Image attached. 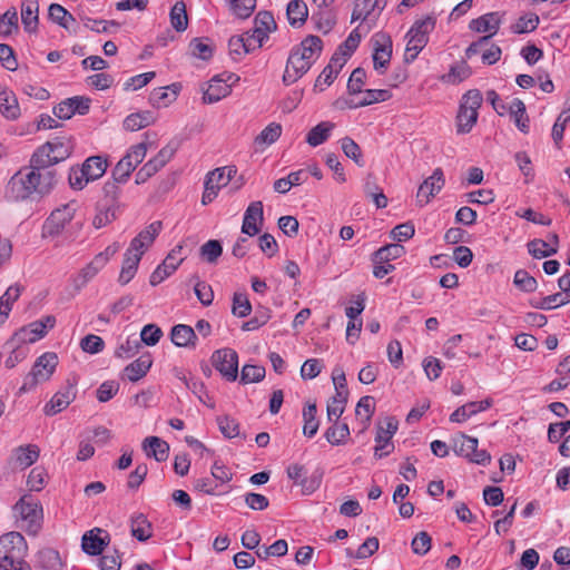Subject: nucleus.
<instances>
[{
  "instance_id": "21",
  "label": "nucleus",
  "mask_w": 570,
  "mask_h": 570,
  "mask_svg": "<svg viewBox=\"0 0 570 570\" xmlns=\"http://www.w3.org/2000/svg\"><path fill=\"white\" fill-rule=\"evenodd\" d=\"M161 230V222H154L142 229L130 243L129 249L139 253L140 256L151 246Z\"/></svg>"
},
{
  "instance_id": "31",
  "label": "nucleus",
  "mask_w": 570,
  "mask_h": 570,
  "mask_svg": "<svg viewBox=\"0 0 570 570\" xmlns=\"http://www.w3.org/2000/svg\"><path fill=\"white\" fill-rule=\"evenodd\" d=\"M0 112L9 120H14L20 116V107L16 95L6 88L0 90Z\"/></svg>"
},
{
  "instance_id": "35",
  "label": "nucleus",
  "mask_w": 570,
  "mask_h": 570,
  "mask_svg": "<svg viewBox=\"0 0 570 570\" xmlns=\"http://www.w3.org/2000/svg\"><path fill=\"white\" fill-rule=\"evenodd\" d=\"M379 13H375L372 0H355L352 12V22L362 20L375 23Z\"/></svg>"
},
{
  "instance_id": "54",
  "label": "nucleus",
  "mask_w": 570,
  "mask_h": 570,
  "mask_svg": "<svg viewBox=\"0 0 570 570\" xmlns=\"http://www.w3.org/2000/svg\"><path fill=\"white\" fill-rule=\"evenodd\" d=\"M234 16L240 19L248 18L256 8V0H227Z\"/></svg>"
},
{
  "instance_id": "6",
  "label": "nucleus",
  "mask_w": 570,
  "mask_h": 570,
  "mask_svg": "<svg viewBox=\"0 0 570 570\" xmlns=\"http://www.w3.org/2000/svg\"><path fill=\"white\" fill-rule=\"evenodd\" d=\"M58 365V356L47 352L40 355L32 366L31 372L24 377L20 392H28L37 384L48 381Z\"/></svg>"
},
{
  "instance_id": "59",
  "label": "nucleus",
  "mask_w": 570,
  "mask_h": 570,
  "mask_svg": "<svg viewBox=\"0 0 570 570\" xmlns=\"http://www.w3.org/2000/svg\"><path fill=\"white\" fill-rule=\"evenodd\" d=\"M116 218V206L105 204L99 207L94 219L92 225L99 229L111 223Z\"/></svg>"
},
{
  "instance_id": "32",
  "label": "nucleus",
  "mask_w": 570,
  "mask_h": 570,
  "mask_svg": "<svg viewBox=\"0 0 570 570\" xmlns=\"http://www.w3.org/2000/svg\"><path fill=\"white\" fill-rule=\"evenodd\" d=\"M286 14L289 24L299 28L308 17L307 4L303 0H292L287 4Z\"/></svg>"
},
{
  "instance_id": "45",
  "label": "nucleus",
  "mask_w": 570,
  "mask_h": 570,
  "mask_svg": "<svg viewBox=\"0 0 570 570\" xmlns=\"http://www.w3.org/2000/svg\"><path fill=\"white\" fill-rule=\"evenodd\" d=\"M130 528L132 537L139 541H146L153 534L151 523L141 513L131 518Z\"/></svg>"
},
{
  "instance_id": "53",
  "label": "nucleus",
  "mask_w": 570,
  "mask_h": 570,
  "mask_svg": "<svg viewBox=\"0 0 570 570\" xmlns=\"http://www.w3.org/2000/svg\"><path fill=\"white\" fill-rule=\"evenodd\" d=\"M22 289L23 287L21 285L16 284L6 291V293L0 297V315L6 317L9 315L13 302L19 298Z\"/></svg>"
},
{
  "instance_id": "8",
  "label": "nucleus",
  "mask_w": 570,
  "mask_h": 570,
  "mask_svg": "<svg viewBox=\"0 0 570 570\" xmlns=\"http://www.w3.org/2000/svg\"><path fill=\"white\" fill-rule=\"evenodd\" d=\"M77 209L78 204L76 202H69L52 210L42 226V238H55L59 236L67 224L72 220Z\"/></svg>"
},
{
  "instance_id": "24",
  "label": "nucleus",
  "mask_w": 570,
  "mask_h": 570,
  "mask_svg": "<svg viewBox=\"0 0 570 570\" xmlns=\"http://www.w3.org/2000/svg\"><path fill=\"white\" fill-rule=\"evenodd\" d=\"M492 405V400L487 399L480 402H469L459 406L451 415L450 421L453 423H463L479 412L488 410Z\"/></svg>"
},
{
  "instance_id": "1",
  "label": "nucleus",
  "mask_w": 570,
  "mask_h": 570,
  "mask_svg": "<svg viewBox=\"0 0 570 570\" xmlns=\"http://www.w3.org/2000/svg\"><path fill=\"white\" fill-rule=\"evenodd\" d=\"M72 148L73 145L69 138H56L38 147L30 158V164L40 168H49L67 159L71 155Z\"/></svg>"
},
{
  "instance_id": "34",
  "label": "nucleus",
  "mask_w": 570,
  "mask_h": 570,
  "mask_svg": "<svg viewBox=\"0 0 570 570\" xmlns=\"http://www.w3.org/2000/svg\"><path fill=\"white\" fill-rule=\"evenodd\" d=\"M39 4L37 0H23L21 4V20L26 31L33 32L38 24Z\"/></svg>"
},
{
  "instance_id": "47",
  "label": "nucleus",
  "mask_w": 570,
  "mask_h": 570,
  "mask_svg": "<svg viewBox=\"0 0 570 570\" xmlns=\"http://www.w3.org/2000/svg\"><path fill=\"white\" fill-rule=\"evenodd\" d=\"M104 267L92 259L73 278L72 283L77 291L83 288Z\"/></svg>"
},
{
  "instance_id": "60",
  "label": "nucleus",
  "mask_w": 570,
  "mask_h": 570,
  "mask_svg": "<svg viewBox=\"0 0 570 570\" xmlns=\"http://www.w3.org/2000/svg\"><path fill=\"white\" fill-rule=\"evenodd\" d=\"M56 318L51 315L46 316L43 320L35 321L30 323L28 326L32 334L33 342L42 338L48 328H52L55 326Z\"/></svg>"
},
{
  "instance_id": "62",
  "label": "nucleus",
  "mask_w": 570,
  "mask_h": 570,
  "mask_svg": "<svg viewBox=\"0 0 570 570\" xmlns=\"http://www.w3.org/2000/svg\"><path fill=\"white\" fill-rule=\"evenodd\" d=\"M178 147V141L171 140L165 147H163L154 158H151V161L160 170L174 157Z\"/></svg>"
},
{
  "instance_id": "30",
  "label": "nucleus",
  "mask_w": 570,
  "mask_h": 570,
  "mask_svg": "<svg viewBox=\"0 0 570 570\" xmlns=\"http://www.w3.org/2000/svg\"><path fill=\"white\" fill-rule=\"evenodd\" d=\"M142 449L147 456H153L158 462L166 461L168 458L169 445L158 436L146 438L142 442Z\"/></svg>"
},
{
  "instance_id": "42",
  "label": "nucleus",
  "mask_w": 570,
  "mask_h": 570,
  "mask_svg": "<svg viewBox=\"0 0 570 570\" xmlns=\"http://www.w3.org/2000/svg\"><path fill=\"white\" fill-rule=\"evenodd\" d=\"M405 254L404 246L400 244H389L386 246H383L379 248L373 254V263L374 264H383V263H390L391 261H394Z\"/></svg>"
},
{
  "instance_id": "33",
  "label": "nucleus",
  "mask_w": 570,
  "mask_h": 570,
  "mask_svg": "<svg viewBox=\"0 0 570 570\" xmlns=\"http://www.w3.org/2000/svg\"><path fill=\"white\" fill-rule=\"evenodd\" d=\"M151 364L153 361L149 354L141 355L140 357L128 364L124 371L129 381L137 382L147 374Z\"/></svg>"
},
{
  "instance_id": "17",
  "label": "nucleus",
  "mask_w": 570,
  "mask_h": 570,
  "mask_svg": "<svg viewBox=\"0 0 570 570\" xmlns=\"http://www.w3.org/2000/svg\"><path fill=\"white\" fill-rule=\"evenodd\" d=\"M90 99L85 97L68 98L53 108V115L59 119H70L75 114L85 115L88 112Z\"/></svg>"
},
{
  "instance_id": "22",
  "label": "nucleus",
  "mask_w": 570,
  "mask_h": 570,
  "mask_svg": "<svg viewBox=\"0 0 570 570\" xmlns=\"http://www.w3.org/2000/svg\"><path fill=\"white\" fill-rule=\"evenodd\" d=\"M276 29L274 17L268 11H261L254 19V28L252 30L255 45H263L264 40L273 30Z\"/></svg>"
},
{
  "instance_id": "9",
  "label": "nucleus",
  "mask_w": 570,
  "mask_h": 570,
  "mask_svg": "<svg viewBox=\"0 0 570 570\" xmlns=\"http://www.w3.org/2000/svg\"><path fill=\"white\" fill-rule=\"evenodd\" d=\"M27 170L32 180V187L35 188L37 198H42L53 190L57 184L56 170L36 167L31 164Z\"/></svg>"
},
{
  "instance_id": "10",
  "label": "nucleus",
  "mask_w": 570,
  "mask_h": 570,
  "mask_svg": "<svg viewBox=\"0 0 570 570\" xmlns=\"http://www.w3.org/2000/svg\"><path fill=\"white\" fill-rule=\"evenodd\" d=\"M214 367L228 381H235L238 373V355L232 348L217 350L212 355Z\"/></svg>"
},
{
  "instance_id": "3",
  "label": "nucleus",
  "mask_w": 570,
  "mask_h": 570,
  "mask_svg": "<svg viewBox=\"0 0 570 570\" xmlns=\"http://www.w3.org/2000/svg\"><path fill=\"white\" fill-rule=\"evenodd\" d=\"M435 27V20L432 17H425L416 20L406 33L405 60L414 61L417 55L426 46L429 35Z\"/></svg>"
},
{
  "instance_id": "15",
  "label": "nucleus",
  "mask_w": 570,
  "mask_h": 570,
  "mask_svg": "<svg viewBox=\"0 0 570 570\" xmlns=\"http://www.w3.org/2000/svg\"><path fill=\"white\" fill-rule=\"evenodd\" d=\"M445 184L443 171L441 168L434 169L433 174L428 177L419 187L416 200L420 206L426 205Z\"/></svg>"
},
{
  "instance_id": "13",
  "label": "nucleus",
  "mask_w": 570,
  "mask_h": 570,
  "mask_svg": "<svg viewBox=\"0 0 570 570\" xmlns=\"http://www.w3.org/2000/svg\"><path fill=\"white\" fill-rule=\"evenodd\" d=\"M373 63L374 69L383 73L392 57L391 38L384 33H376L373 38Z\"/></svg>"
},
{
  "instance_id": "61",
  "label": "nucleus",
  "mask_w": 570,
  "mask_h": 570,
  "mask_svg": "<svg viewBox=\"0 0 570 570\" xmlns=\"http://www.w3.org/2000/svg\"><path fill=\"white\" fill-rule=\"evenodd\" d=\"M363 97L358 100V105L370 106L375 102L386 101L391 98V92L387 89H367L362 90Z\"/></svg>"
},
{
  "instance_id": "44",
  "label": "nucleus",
  "mask_w": 570,
  "mask_h": 570,
  "mask_svg": "<svg viewBox=\"0 0 570 570\" xmlns=\"http://www.w3.org/2000/svg\"><path fill=\"white\" fill-rule=\"evenodd\" d=\"M316 413L317 409L315 402L307 403L303 410V434L307 438H313L318 431L320 422L316 419Z\"/></svg>"
},
{
  "instance_id": "48",
  "label": "nucleus",
  "mask_w": 570,
  "mask_h": 570,
  "mask_svg": "<svg viewBox=\"0 0 570 570\" xmlns=\"http://www.w3.org/2000/svg\"><path fill=\"white\" fill-rule=\"evenodd\" d=\"M281 134L282 126L277 122H271L256 136L254 144L257 147L272 145L281 137Z\"/></svg>"
},
{
  "instance_id": "26",
  "label": "nucleus",
  "mask_w": 570,
  "mask_h": 570,
  "mask_svg": "<svg viewBox=\"0 0 570 570\" xmlns=\"http://www.w3.org/2000/svg\"><path fill=\"white\" fill-rule=\"evenodd\" d=\"M501 23L499 12H489L476 19H473L469 27L471 30L479 33H489L491 38L498 32Z\"/></svg>"
},
{
  "instance_id": "51",
  "label": "nucleus",
  "mask_w": 570,
  "mask_h": 570,
  "mask_svg": "<svg viewBox=\"0 0 570 570\" xmlns=\"http://www.w3.org/2000/svg\"><path fill=\"white\" fill-rule=\"evenodd\" d=\"M350 434V428L346 423H333V425L326 430L324 436L332 445H340L345 443Z\"/></svg>"
},
{
  "instance_id": "43",
  "label": "nucleus",
  "mask_w": 570,
  "mask_h": 570,
  "mask_svg": "<svg viewBox=\"0 0 570 570\" xmlns=\"http://www.w3.org/2000/svg\"><path fill=\"white\" fill-rule=\"evenodd\" d=\"M334 127L335 125L331 121L320 122L308 131L306 136L307 144L311 145L312 147H316L325 142L328 139L330 134Z\"/></svg>"
},
{
  "instance_id": "7",
  "label": "nucleus",
  "mask_w": 570,
  "mask_h": 570,
  "mask_svg": "<svg viewBox=\"0 0 570 570\" xmlns=\"http://www.w3.org/2000/svg\"><path fill=\"white\" fill-rule=\"evenodd\" d=\"M3 197L9 203L37 198L27 168L18 170L7 183Z\"/></svg>"
},
{
  "instance_id": "58",
  "label": "nucleus",
  "mask_w": 570,
  "mask_h": 570,
  "mask_svg": "<svg viewBox=\"0 0 570 570\" xmlns=\"http://www.w3.org/2000/svg\"><path fill=\"white\" fill-rule=\"evenodd\" d=\"M18 30V14L16 9L7 10L0 16V36L8 37Z\"/></svg>"
},
{
  "instance_id": "64",
  "label": "nucleus",
  "mask_w": 570,
  "mask_h": 570,
  "mask_svg": "<svg viewBox=\"0 0 570 570\" xmlns=\"http://www.w3.org/2000/svg\"><path fill=\"white\" fill-rule=\"evenodd\" d=\"M147 154V145L145 142H140L138 145L132 146L127 154L121 158V160L130 163L132 170L144 160Z\"/></svg>"
},
{
  "instance_id": "52",
  "label": "nucleus",
  "mask_w": 570,
  "mask_h": 570,
  "mask_svg": "<svg viewBox=\"0 0 570 570\" xmlns=\"http://www.w3.org/2000/svg\"><path fill=\"white\" fill-rule=\"evenodd\" d=\"M570 302V295L564 296L562 293H556L543 298L532 301L531 305L539 309H552Z\"/></svg>"
},
{
  "instance_id": "18",
  "label": "nucleus",
  "mask_w": 570,
  "mask_h": 570,
  "mask_svg": "<svg viewBox=\"0 0 570 570\" xmlns=\"http://www.w3.org/2000/svg\"><path fill=\"white\" fill-rule=\"evenodd\" d=\"M264 222L263 203L257 200L249 204L244 214L242 233L255 236L261 232Z\"/></svg>"
},
{
  "instance_id": "14",
  "label": "nucleus",
  "mask_w": 570,
  "mask_h": 570,
  "mask_svg": "<svg viewBox=\"0 0 570 570\" xmlns=\"http://www.w3.org/2000/svg\"><path fill=\"white\" fill-rule=\"evenodd\" d=\"M397 430V421H395L393 417H386L384 425L379 423L377 424V432L375 436V456L381 459L393 450V444L390 443V440L394 435V433Z\"/></svg>"
},
{
  "instance_id": "37",
  "label": "nucleus",
  "mask_w": 570,
  "mask_h": 570,
  "mask_svg": "<svg viewBox=\"0 0 570 570\" xmlns=\"http://www.w3.org/2000/svg\"><path fill=\"white\" fill-rule=\"evenodd\" d=\"M312 8V20L315 21L316 28L324 33L331 31V29L335 24V13L331 9V7L324 9L322 7Z\"/></svg>"
},
{
  "instance_id": "56",
  "label": "nucleus",
  "mask_w": 570,
  "mask_h": 570,
  "mask_svg": "<svg viewBox=\"0 0 570 570\" xmlns=\"http://www.w3.org/2000/svg\"><path fill=\"white\" fill-rule=\"evenodd\" d=\"M513 284L524 293H533L538 287L537 279L524 269H518L515 272Z\"/></svg>"
},
{
  "instance_id": "39",
  "label": "nucleus",
  "mask_w": 570,
  "mask_h": 570,
  "mask_svg": "<svg viewBox=\"0 0 570 570\" xmlns=\"http://www.w3.org/2000/svg\"><path fill=\"white\" fill-rule=\"evenodd\" d=\"M374 411L375 402L372 396L366 395L360 399L356 404L355 414L362 423V433L365 432V430L370 426Z\"/></svg>"
},
{
  "instance_id": "55",
  "label": "nucleus",
  "mask_w": 570,
  "mask_h": 570,
  "mask_svg": "<svg viewBox=\"0 0 570 570\" xmlns=\"http://www.w3.org/2000/svg\"><path fill=\"white\" fill-rule=\"evenodd\" d=\"M478 439L468 436L463 433H461L455 440H454V448L455 452L466 459L475 452V448H478Z\"/></svg>"
},
{
  "instance_id": "57",
  "label": "nucleus",
  "mask_w": 570,
  "mask_h": 570,
  "mask_svg": "<svg viewBox=\"0 0 570 570\" xmlns=\"http://www.w3.org/2000/svg\"><path fill=\"white\" fill-rule=\"evenodd\" d=\"M528 252L534 258H544L557 253L556 247H551L548 242L542 239H533L527 244Z\"/></svg>"
},
{
  "instance_id": "38",
  "label": "nucleus",
  "mask_w": 570,
  "mask_h": 570,
  "mask_svg": "<svg viewBox=\"0 0 570 570\" xmlns=\"http://www.w3.org/2000/svg\"><path fill=\"white\" fill-rule=\"evenodd\" d=\"M156 121L153 111H141L127 116L124 120V128L129 131H137Z\"/></svg>"
},
{
  "instance_id": "50",
  "label": "nucleus",
  "mask_w": 570,
  "mask_h": 570,
  "mask_svg": "<svg viewBox=\"0 0 570 570\" xmlns=\"http://www.w3.org/2000/svg\"><path fill=\"white\" fill-rule=\"evenodd\" d=\"M170 23L173 28L178 31H185L188 27V17L186 6L184 2L178 1L170 10Z\"/></svg>"
},
{
  "instance_id": "36",
  "label": "nucleus",
  "mask_w": 570,
  "mask_h": 570,
  "mask_svg": "<svg viewBox=\"0 0 570 570\" xmlns=\"http://www.w3.org/2000/svg\"><path fill=\"white\" fill-rule=\"evenodd\" d=\"M348 391L341 390V392H336L335 395L327 403V420L332 423H337L338 419L342 416L345 410V404L347 402Z\"/></svg>"
},
{
  "instance_id": "11",
  "label": "nucleus",
  "mask_w": 570,
  "mask_h": 570,
  "mask_svg": "<svg viewBox=\"0 0 570 570\" xmlns=\"http://www.w3.org/2000/svg\"><path fill=\"white\" fill-rule=\"evenodd\" d=\"M76 383L67 380L66 384L56 392L51 400L45 405L46 415L52 416L66 410L76 399Z\"/></svg>"
},
{
  "instance_id": "40",
  "label": "nucleus",
  "mask_w": 570,
  "mask_h": 570,
  "mask_svg": "<svg viewBox=\"0 0 570 570\" xmlns=\"http://www.w3.org/2000/svg\"><path fill=\"white\" fill-rule=\"evenodd\" d=\"M107 160L101 156H91L86 159L81 169L82 175L87 176L91 181L99 179L107 169Z\"/></svg>"
},
{
  "instance_id": "46",
  "label": "nucleus",
  "mask_w": 570,
  "mask_h": 570,
  "mask_svg": "<svg viewBox=\"0 0 570 570\" xmlns=\"http://www.w3.org/2000/svg\"><path fill=\"white\" fill-rule=\"evenodd\" d=\"M237 169L234 166H226L222 168H216L207 175L208 184L214 185L219 190L222 187L226 186L233 176H235Z\"/></svg>"
},
{
  "instance_id": "16",
  "label": "nucleus",
  "mask_w": 570,
  "mask_h": 570,
  "mask_svg": "<svg viewBox=\"0 0 570 570\" xmlns=\"http://www.w3.org/2000/svg\"><path fill=\"white\" fill-rule=\"evenodd\" d=\"M109 534L100 529L94 528L82 535L81 548L89 556H98L109 544Z\"/></svg>"
},
{
  "instance_id": "23",
  "label": "nucleus",
  "mask_w": 570,
  "mask_h": 570,
  "mask_svg": "<svg viewBox=\"0 0 570 570\" xmlns=\"http://www.w3.org/2000/svg\"><path fill=\"white\" fill-rule=\"evenodd\" d=\"M323 42L317 36H308L297 47L293 48L298 57H302L306 62L308 61L311 67L321 56Z\"/></svg>"
},
{
  "instance_id": "12",
  "label": "nucleus",
  "mask_w": 570,
  "mask_h": 570,
  "mask_svg": "<svg viewBox=\"0 0 570 570\" xmlns=\"http://www.w3.org/2000/svg\"><path fill=\"white\" fill-rule=\"evenodd\" d=\"M184 247L181 245H177L175 248L170 250V253L166 256L163 264L159 265L150 275V284L156 286L160 284L164 279L170 276L177 267L181 264L185 256L183 255Z\"/></svg>"
},
{
  "instance_id": "63",
  "label": "nucleus",
  "mask_w": 570,
  "mask_h": 570,
  "mask_svg": "<svg viewBox=\"0 0 570 570\" xmlns=\"http://www.w3.org/2000/svg\"><path fill=\"white\" fill-rule=\"evenodd\" d=\"M147 154V145L145 142H140L138 145L132 146L127 154L121 158V160L130 163L132 170L144 160Z\"/></svg>"
},
{
  "instance_id": "20",
  "label": "nucleus",
  "mask_w": 570,
  "mask_h": 570,
  "mask_svg": "<svg viewBox=\"0 0 570 570\" xmlns=\"http://www.w3.org/2000/svg\"><path fill=\"white\" fill-rule=\"evenodd\" d=\"M40 449L36 444L20 445L13 449L10 463L14 469L24 470L31 466L39 458Z\"/></svg>"
},
{
  "instance_id": "19",
  "label": "nucleus",
  "mask_w": 570,
  "mask_h": 570,
  "mask_svg": "<svg viewBox=\"0 0 570 570\" xmlns=\"http://www.w3.org/2000/svg\"><path fill=\"white\" fill-rule=\"evenodd\" d=\"M309 69L308 61H304L302 57H298V53L292 50L282 80L284 85L289 86L301 79Z\"/></svg>"
},
{
  "instance_id": "5",
  "label": "nucleus",
  "mask_w": 570,
  "mask_h": 570,
  "mask_svg": "<svg viewBox=\"0 0 570 570\" xmlns=\"http://www.w3.org/2000/svg\"><path fill=\"white\" fill-rule=\"evenodd\" d=\"M16 515L22 522V528L36 535L42 522V508L38 500L31 495H23L13 507Z\"/></svg>"
},
{
  "instance_id": "41",
  "label": "nucleus",
  "mask_w": 570,
  "mask_h": 570,
  "mask_svg": "<svg viewBox=\"0 0 570 570\" xmlns=\"http://www.w3.org/2000/svg\"><path fill=\"white\" fill-rule=\"evenodd\" d=\"M37 564L43 570H61L63 567L59 552L51 548L38 552Z\"/></svg>"
},
{
  "instance_id": "28",
  "label": "nucleus",
  "mask_w": 570,
  "mask_h": 570,
  "mask_svg": "<svg viewBox=\"0 0 570 570\" xmlns=\"http://www.w3.org/2000/svg\"><path fill=\"white\" fill-rule=\"evenodd\" d=\"M170 338L178 347H195L197 343L195 330L185 324L175 325L171 328Z\"/></svg>"
},
{
  "instance_id": "27",
  "label": "nucleus",
  "mask_w": 570,
  "mask_h": 570,
  "mask_svg": "<svg viewBox=\"0 0 570 570\" xmlns=\"http://www.w3.org/2000/svg\"><path fill=\"white\" fill-rule=\"evenodd\" d=\"M179 91V86L173 83L167 87L156 88L150 92L149 102L153 107L164 108L169 106L176 100Z\"/></svg>"
},
{
  "instance_id": "2",
  "label": "nucleus",
  "mask_w": 570,
  "mask_h": 570,
  "mask_svg": "<svg viewBox=\"0 0 570 570\" xmlns=\"http://www.w3.org/2000/svg\"><path fill=\"white\" fill-rule=\"evenodd\" d=\"M28 546L24 537L16 531L0 537V562L11 567H28L24 563Z\"/></svg>"
},
{
  "instance_id": "25",
  "label": "nucleus",
  "mask_w": 570,
  "mask_h": 570,
  "mask_svg": "<svg viewBox=\"0 0 570 570\" xmlns=\"http://www.w3.org/2000/svg\"><path fill=\"white\" fill-rule=\"evenodd\" d=\"M232 92V85L225 83L223 75L215 76L204 91L203 100L206 104H214L227 97Z\"/></svg>"
},
{
  "instance_id": "29",
  "label": "nucleus",
  "mask_w": 570,
  "mask_h": 570,
  "mask_svg": "<svg viewBox=\"0 0 570 570\" xmlns=\"http://www.w3.org/2000/svg\"><path fill=\"white\" fill-rule=\"evenodd\" d=\"M140 259L141 256L139 253H135L134 250L127 248L124 255V262L118 277L119 284L126 285L134 278L138 269Z\"/></svg>"
},
{
  "instance_id": "4",
  "label": "nucleus",
  "mask_w": 570,
  "mask_h": 570,
  "mask_svg": "<svg viewBox=\"0 0 570 570\" xmlns=\"http://www.w3.org/2000/svg\"><path fill=\"white\" fill-rule=\"evenodd\" d=\"M482 101V95L478 89L469 90L462 97L456 116L458 134H468L471 131L478 120V110L481 107Z\"/></svg>"
},
{
  "instance_id": "49",
  "label": "nucleus",
  "mask_w": 570,
  "mask_h": 570,
  "mask_svg": "<svg viewBox=\"0 0 570 570\" xmlns=\"http://www.w3.org/2000/svg\"><path fill=\"white\" fill-rule=\"evenodd\" d=\"M49 18L60 27L70 30L76 19L62 6L52 3L49 7Z\"/></svg>"
}]
</instances>
